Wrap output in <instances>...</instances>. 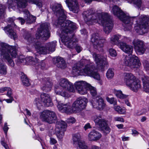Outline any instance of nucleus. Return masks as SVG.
I'll return each mask as SVG.
<instances>
[{"instance_id":"obj_1","label":"nucleus","mask_w":149,"mask_h":149,"mask_svg":"<svg viewBox=\"0 0 149 149\" xmlns=\"http://www.w3.org/2000/svg\"><path fill=\"white\" fill-rule=\"evenodd\" d=\"M52 8L57 16L58 17L57 22L54 24L61 27L60 40L68 48H73L77 41L72 33L77 28L76 24L69 20H65L66 13L63 9L61 4L55 3Z\"/></svg>"},{"instance_id":"obj_2","label":"nucleus","mask_w":149,"mask_h":149,"mask_svg":"<svg viewBox=\"0 0 149 149\" xmlns=\"http://www.w3.org/2000/svg\"><path fill=\"white\" fill-rule=\"evenodd\" d=\"M92 10L91 9L85 11L83 15L85 21L88 25L98 23L103 27L104 32L106 34L109 33L111 31L113 24L107 13H101L92 15Z\"/></svg>"},{"instance_id":"obj_3","label":"nucleus","mask_w":149,"mask_h":149,"mask_svg":"<svg viewBox=\"0 0 149 149\" xmlns=\"http://www.w3.org/2000/svg\"><path fill=\"white\" fill-rule=\"evenodd\" d=\"M0 74L2 75L6 74L7 66L4 64V61L6 60L8 65L11 67L15 65L14 61L10 58V55L12 58H15L17 55L16 47L10 46L8 44L0 42Z\"/></svg>"},{"instance_id":"obj_4","label":"nucleus","mask_w":149,"mask_h":149,"mask_svg":"<svg viewBox=\"0 0 149 149\" xmlns=\"http://www.w3.org/2000/svg\"><path fill=\"white\" fill-rule=\"evenodd\" d=\"M119 47L125 53L129 54L124 57L120 62L119 68L120 69L126 70L128 67L132 68H138L140 67L141 63L138 57L132 54L133 50L132 46L121 42L119 45Z\"/></svg>"},{"instance_id":"obj_5","label":"nucleus","mask_w":149,"mask_h":149,"mask_svg":"<svg viewBox=\"0 0 149 149\" xmlns=\"http://www.w3.org/2000/svg\"><path fill=\"white\" fill-rule=\"evenodd\" d=\"M80 65L81 69L74 66L72 68L73 72L75 74L83 75L92 77L100 80V77L99 74L95 70L94 64L89 60L82 59L81 61Z\"/></svg>"},{"instance_id":"obj_6","label":"nucleus","mask_w":149,"mask_h":149,"mask_svg":"<svg viewBox=\"0 0 149 149\" xmlns=\"http://www.w3.org/2000/svg\"><path fill=\"white\" fill-rule=\"evenodd\" d=\"M57 102V106L60 111L68 114H70L73 113H79L85 109L88 100L84 97H79L74 102L71 107L69 102L63 104L61 102Z\"/></svg>"},{"instance_id":"obj_7","label":"nucleus","mask_w":149,"mask_h":149,"mask_svg":"<svg viewBox=\"0 0 149 149\" xmlns=\"http://www.w3.org/2000/svg\"><path fill=\"white\" fill-rule=\"evenodd\" d=\"M111 13L117 16L123 22V26L125 31H130L132 29V24L135 17H130L128 14L123 12L116 5L110 9Z\"/></svg>"},{"instance_id":"obj_8","label":"nucleus","mask_w":149,"mask_h":149,"mask_svg":"<svg viewBox=\"0 0 149 149\" xmlns=\"http://www.w3.org/2000/svg\"><path fill=\"white\" fill-rule=\"evenodd\" d=\"M56 95L64 97H68V92H74V89L72 84L65 78L61 79L59 81V84L56 85L54 88Z\"/></svg>"},{"instance_id":"obj_9","label":"nucleus","mask_w":149,"mask_h":149,"mask_svg":"<svg viewBox=\"0 0 149 149\" xmlns=\"http://www.w3.org/2000/svg\"><path fill=\"white\" fill-rule=\"evenodd\" d=\"M123 79L126 85L133 92H136L141 88V83L139 80L130 73H124L123 75Z\"/></svg>"},{"instance_id":"obj_10","label":"nucleus","mask_w":149,"mask_h":149,"mask_svg":"<svg viewBox=\"0 0 149 149\" xmlns=\"http://www.w3.org/2000/svg\"><path fill=\"white\" fill-rule=\"evenodd\" d=\"M74 86L78 93L80 94H86L88 90H89L93 96L95 97L97 95L96 89L84 81H77L74 83Z\"/></svg>"},{"instance_id":"obj_11","label":"nucleus","mask_w":149,"mask_h":149,"mask_svg":"<svg viewBox=\"0 0 149 149\" xmlns=\"http://www.w3.org/2000/svg\"><path fill=\"white\" fill-rule=\"evenodd\" d=\"M134 31L139 34L142 35L147 32V27L149 25V18L144 15H141L136 21Z\"/></svg>"},{"instance_id":"obj_12","label":"nucleus","mask_w":149,"mask_h":149,"mask_svg":"<svg viewBox=\"0 0 149 149\" xmlns=\"http://www.w3.org/2000/svg\"><path fill=\"white\" fill-rule=\"evenodd\" d=\"M56 41L54 40L47 43L45 47L40 43L37 42L35 45V48L37 52L40 54H45L48 52H52L55 50Z\"/></svg>"},{"instance_id":"obj_13","label":"nucleus","mask_w":149,"mask_h":149,"mask_svg":"<svg viewBox=\"0 0 149 149\" xmlns=\"http://www.w3.org/2000/svg\"><path fill=\"white\" fill-rule=\"evenodd\" d=\"M49 24L47 23L42 24L36 34V39L45 40L50 37Z\"/></svg>"},{"instance_id":"obj_14","label":"nucleus","mask_w":149,"mask_h":149,"mask_svg":"<svg viewBox=\"0 0 149 149\" xmlns=\"http://www.w3.org/2000/svg\"><path fill=\"white\" fill-rule=\"evenodd\" d=\"M40 118L42 121L49 124L54 123L56 120L55 113L49 110H45L40 113Z\"/></svg>"},{"instance_id":"obj_15","label":"nucleus","mask_w":149,"mask_h":149,"mask_svg":"<svg viewBox=\"0 0 149 149\" xmlns=\"http://www.w3.org/2000/svg\"><path fill=\"white\" fill-rule=\"evenodd\" d=\"M72 143L77 149H89L85 141L81 139L79 134H76L73 135Z\"/></svg>"},{"instance_id":"obj_16","label":"nucleus","mask_w":149,"mask_h":149,"mask_svg":"<svg viewBox=\"0 0 149 149\" xmlns=\"http://www.w3.org/2000/svg\"><path fill=\"white\" fill-rule=\"evenodd\" d=\"M96 125L102 128L103 132L106 134L109 133L111 131L109 127L107 125V122L100 116H95L93 118Z\"/></svg>"},{"instance_id":"obj_17","label":"nucleus","mask_w":149,"mask_h":149,"mask_svg":"<svg viewBox=\"0 0 149 149\" xmlns=\"http://www.w3.org/2000/svg\"><path fill=\"white\" fill-rule=\"evenodd\" d=\"M67 127L66 123L63 121L56 123V125L55 133L58 138L61 140L64 136V132Z\"/></svg>"},{"instance_id":"obj_18","label":"nucleus","mask_w":149,"mask_h":149,"mask_svg":"<svg viewBox=\"0 0 149 149\" xmlns=\"http://www.w3.org/2000/svg\"><path fill=\"white\" fill-rule=\"evenodd\" d=\"M99 35L95 33L93 35L91 40L94 48L99 50L104 46V43L105 42L104 39H99Z\"/></svg>"},{"instance_id":"obj_19","label":"nucleus","mask_w":149,"mask_h":149,"mask_svg":"<svg viewBox=\"0 0 149 149\" xmlns=\"http://www.w3.org/2000/svg\"><path fill=\"white\" fill-rule=\"evenodd\" d=\"M93 56L97 65V68L99 69H102L105 65L107 64V62L105 58L95 53L93 54Z\"/></svg>"},{"instance_id":"obj_20","label":"nucleus","mask_w":149,"mask_h":149,"mask_svg":"<svg viewBox=\"0 0 149 149\" xmlns=\"http://www.w3.org/2000/svg\"><path fill=\"white\" fill-rule=\"evenodd\" d=\"M132 44L134 46L135 50L137 54L141 55L144 53L145 49L144 47V44L142 41L135 39L133 41Z\"/></svg>"},{"instance_id":"obj_21","label":"nucleus","mask_w":149,"mask_h":149,"mask_svg":"<svg viewBox=\"0 0 149 149\" xmlns=\"http://www.w3.org/2000/svg\"><path fill=\"white\" fill-rule=\"evenodd\" d=\"M66 3L70 11L77 13L79 10V6L77 0H65Z\"/></svg>"},{"instance_id":"obj_22","label":"nucleus","mask_w":149,"mask_h":149,"mask_svg":"<svg viewBox=\"0 0 149 149\" xmlns=\"http://www.w3.org/2000/svg\"><path fill=\"white\" fill-rule=\"evenodd\" d=\"M93 107L99 110H101L105 107V104L101 98L98 99L93 98L90 101Z\"/></svg>"},{"instance_id":"obj_23","label":"nucleus","mask_w":149,"mask_h":149,"mask_svg":"<svg viewBox=\"0 0 149 149\" xmlns=\"http://www.w3.org/2000/svg\"><path fill=\"white\" fill-rule=\"evenodd\" d=\"M40 97L42 102L45 106L48 107L52 105V100L49 94L42 93L40 95Z\"/></svg>"},{"instance_id":"obj_24","label":"nucleus","mask_w":149,"mask_h":149,"mask_svg":"<svg viewBox=\"0 0 149 149\" xmlns=\"http://www.w3.org/2000/svg\"><path fill=\"white\" fill-rule=\"evenodd\" d=\"M88 137L90 141H95L99 140L101 137L102 135L99 132L93 130L89 133Z\"/></svg>"},{"instance_id":"obj_25","label":"nucleus","mask_w":149,"mask_h":149,"mask_svg":"<svg viewBox=\"0 0 149 149\" xmlns=\"http://www.w3.org/2000/svg\"><path fill=\"white\" fill-rule=\"evenodd\" d=\"M17 7L18 8H25L27 5V1L32 3L34 4L37 0H16Z\"/></svg>"},{"instance_id":"obj_26","label":"nucleus","mask_w":149,"mask_h":149,"mask_svg":"<svg viewBox=\"0 0 149 149\" xmlns=\"http://www.w3.org/2000/svg\"><path fill=\"white\" fill-rule=\"evenodd\" d=\"M5 33L11 38L15 40L17 38V36L16 33L12 29V26L8 24V26L4 28Z\"/></svg>"},{"instance_id":"obj_27","label":"nucleus","mask_w":149,"mask_h":149,"mask_svg":"<svg viewBox=\"0 0 149 149\" xmlns=\"http://www.w3.org/2000/svg\"><path fill=\"white\" fill-rule=\"evenodd\" d=\"M54 61H56L57 66L62 69L65 68L66 66V64L64 59L62 57H58L54 58Z\"/></svg>"},{"instance_id":"obj_28","label":"nucleus","mask_w":149,"mask_h":149,"mask_svg":"<svg viewBox=\"0 0 149 149\" xmlns=\"http://www.w3.org/2000/svg\"><path fill=\"white\" fill-rule=\"evenodd\" d=\"M29 63L30 64L32 65H39L40 66L42 69H43V67L45 65V63L42 61H41V62L40 63L41 64H39L38 62V60L36 57L35 58V60H33V58L31 56L29 57Z\"/></svg>"},{"instance_id":"obj_29","label":"nucleus","mask_w":149,"mask_h":149,"mask_svg":"<svg viewBox=\"0 0 149 149\" xmlns=\"http://www.w3.org/2000/svg\"><path fill=\"white\" fill-rule=\"evenodd\" d=\"M121 36L119 35H114L111 36L110 38L111 43L114 45H116L119 47L120 43L119 39H120Z\"/></svg>"},{"instance_id":"obj_30","label":"nucleus","mask_w":149,"mask_h":149,"mask_svg":"<svg viewBox=\"0 0 149 149\" xmlns=\"http://www.w3.org/2000/svg\"><path fill=\"white\" fill-rule=\"evenodd\" d=\"M25 16H24L26 22L31 24L34 22L36 20V17L31 15L28 11H26L25 13Z\"/></svg>"},{"instance_id":"obj_31","label":"nucleus","mask_w":149,"mask_h":149,"mask_svg":"<svg viewBox=\"0 0 149 149\" xmlns=\"http://www.w3.org/2000/svg\"><path fill=\"white\" fill-rule=\"evenodd\" d=\"M52 86V83L48 81L46 82L45 84H43L41 88L43 91L48 92L51 90Z\"/></svg>"},{"instance_id":"obj_32","label":"nucleus","mask_w":149,"mask_h":149,"mask_svg":"<svg viewBox=\"0 0 149 149\" xmlns=\"http://www.w3.org/2000/svg\"><path fill=\"white\" fill-rule=\"evenodd\" d=\"M114 93L118 98L122 99L127 98L128 96L123 94L121 90H115Z\"/></svg>"},{"instance_id":"obj_33","label":"nucleus","mask_w":149,"mask_h":149,"mask_svg":"<svg viewBox=\"0 0 149 149\" xmlns=\"http://www.w3.org/2000/svg\"><path fill=\"white\" fill-rule=\"evenodd\" d=\"M114 110L120 114H125L126 113V109L124 107H121L119 106L114 107Z\"/></svg>"},{"instance_id":"obj_34","label":"nucleus","mask_w":149,"mask_h":149,"mask_svg":"<svg viewBox=\"0 0 149 149\" xmlns=\"http://www.w3.org/2000/svg\"><path fill=\"white\" fill-rule=\"evenodd\" d=\"M21 75V78L23 84L26 86H29L30 85V83L26 75L23 73Z\"/></svg>"},{"instance_id":"obj_35","label":"nucleus","mask_w":149,"mask_h":149,"mask_svg":"<svg viewBox=\"0 0 149 149\" xmlns=\"http://www.w3.org/2000/svg\"><path fill=\"white\" fill-rule=\"evenodd\" d=\"M6 6L9 9L12 8L15 10V8L16 3L14 2L13 0H7Z\"/></svg>"},{"instance_id":"obj_36","label":"nucleus","mask_w":149,"mask_h":149,"mask_svg":"<svg viewBox=\"0 0 149 149\" xmlns=\"http://www.w3.org/2000/svg\"><path fill=\"white\" fill-rule=\"evenodd\" d=\"M106 75L108 79L112 78L114 75V70L112 69H109L107 72Z\"/></svg>"},{"instance_id":"obj_37","label":"nucleus","mask_w":149,"mask_h":149,"mask_svg":"<svg viewBox=\"0 0 149 149\" xmlns=\"http://www.w3.org/2000/svg\"><path fill=\"white\" fill-rule=\"evenodd\" d=\"M42 101H41L40 98L38 97L36 98L34 101V104L36 106L38 109H39L40 107L42 106Z\"/></svg>"},{"instance_id":"obj_38","label":"nucleus","mask_w":149,"mask_h":149,"mask_svg":"<svg viewBox=\"0 0 149 149\" xmlns=\"http://www.w3.org/2000/svg\"><path fill=\"white\" fill-rule=\"evenodd\" d=\"M106 100L111 104H113L114 105L117 104V100L115 98H109L107 97H106Z\"/></svg>"},{"instance_id":"obj_39","label":"nucleus","mask_w":149,"mask_h":149,"mask_svg":"<svg viewBox=\"0 0 149 149\" xmlns=\"http://www.w3.org/2000/svg\"><path fill=\"white\" fill-rule=\"evenodd\" d=\"M109 52L110 55L112 57H115L117 55V53L116 50L113 49H109Z\"/></svg>"},{"instance_id":"obj_40","label":"nucleus","mask_w":149,"mask_h":149,"mask_svg":"<svg viewBox=\"0 0 149 149\" xmlns=\"http://www.w3.org/2000/svg\"><path fill=\"white\" fill-rule=\"evenodd\" d=\"M1 143L6 149H9L8 145L5 141L4 138H3L1 139Z\"/></svg>"},{"instance_id":"obj_41","label":"nucleus","mask_w":149,"mask_h":149,"mask_svg":"<svg viewBox=\"0 0 149 149\" xmlns=\"http://www.w3.org/2000/svg\"><path fill=\"white\" fill-rule=\"evenodd\" d=\"M66 121L68 124H73L75 122L76 120L73 117H70Z\"/></svg>"},{"instance_id":"obj_42","label":"nucleus","mask_w":149,"mask_h":149,"mask_svg":"<svg viewBox=\"0 0 149 149\" xmlns=\"http://www.w3.org/2000/svg\"><path fill=\"white\" fill-rule=\"evenodd\" d=\"M6 7L3 6L1 4H0V18L3 15L4 9Z\"/></svg>"},{"instance_id":"obj_43","label":"nucleus","mask_w":149,"mask_h":149,"mask_svg":"<svg viewBox=\"0 0 149 149\" xmlns=\"http://www.w3.org/2000/svg\"><path fill=\"white\" fill-rule=\"evenodd\" d=\"M6 91H7L6 95L8 97H13L12 90L10 88L8 87L7 90Z\"/></svg>"},{"instance_id":"obj_44","label":"nucleus","mask_w":149,"mask_h":149,"mask_svg":"<svg viewBox=\"0 0 149 149\" xmlns=\"http://www.w3.org/2000/svg\"><path fill=\"white\" fill-rule=\"evenodd\" d=\"M114 120L116 121H119L124 122L125 121L124 119L121 117H115L114 118Z\"/></svg>"},{"instance_id":"obj_45","label":"nucleus","mask_w":149,"mask_h":149,"mask_svg":"<svg viewBox=\"0 0 149 149\" xmlns=\"http://www.w3.org/2000/svg\"><path fill=\"white\" fill-rule=\"evenodd\" d=\"M143 65L145 69L146 70H149V63L146 61L143 63Z\"/></svg>"},{"instance_id":"obj_46","label":"nucleus","mask_w":149,"mask_h":149,"mask_svg":"<svg viewBox=\"0 0 149 149\" xmlns=\"http://www.w3.org/2000/svg\"><path fill=\"white\" fill-rule=\"evenodd\" d=\"M7 125V123H5L3 128V130L5 133L6 134V136H7V131L9 129V128L8 127V125Z\"/></svg>"},{"instance_id":"obj_47","label":"nucleus","mask_w":149,"mask_h":149,"mask_svg":"<svg viewBox=\"0 0 149 149\" xmlns=\"http://www.w3.org/2000/svg\"><path fill=\"white\" fill-rule=\"evenodd\" d=\"M25 39L29 43H31L33 42V40H32V38L30 35H28L25 37Z\"/></svg>"},{"instance_id":"obj_48","label":"nucleus","mask_w":149,"mask_h":149,"mask_svg":"<svg viewBox=\"0 0 149 149\" xmlns=\"http://www.w3.org/2000/svg\"><path fill=\"white\" fill-rule=\"evenodd\" d=\"M121 40L123 41L122 42H127L130 41V39L129 38H127V37L121 36Z\"/></svg>"},{"instance_id":"obj_49","label":"nucleus","mask_w":149,"mask_h":149,"mask_svg":"<svg viewBox=\"0 0 149 149\" xmlns=\"http://www.w3.org/2000/svg\"><path fill=\"white\" fill-rule=\"evenodd\" d=\"M49 142L51 145H54L57 143V141L55 139L53 138H51Z\"/></svg>"},{"instance_id":"obj_50","label":"nucleus","mask_w":149,"mask_h":149,"mask_svg":"<svg viewBox=\"0 0 149 149\" xmlns=\"http://www.w3.org/2000/svg\"><path fill=\"white\" fill-rule=\"evenodd\" d=\"M10 23H12V26H14V27L16 28L17 26L13 23L14 21V19L13 18H10L8 19Z\"/></svg>"},{"instance_id":"obj_51","label":"nucleus","mask_w":149,"mask_h":149,"mask_svg":"<svg viewBox=\"0 0 149 149\" xmlns=\"http://www.w3.org/2000/svg\"><path fill=\"white\" fill-rule=\"evenodd\" d=\"M9 99H4V100L7 103H11L12 101L13 100V97H10Z\"/></svg>"},{"instance_id":"obj_52","label":"nucleus","mask_w":149,"mask_h":149,"mask_svg":"<svg viewBox=\"0 0 149 149\" xmlns=\"http://www.w3.org/2000/svg\"><path fill=\"white\" fill-rule=\"evenodd\" d=\"M75 49L78 53H79L82 49L81 47L79 45H77L75 47Z\"/></svg>"},{"instance_id":"obj_53","label":"nucleus","mask_w":149,"mask_h":149,"mask_svg":"<svg viewBox=\"0 0 149 149\" xmlns=\"http://www.w3.org/2000/svg\"><path fill=\"white\" fill-rule=\"evenodd\" d=\"M134 115L135 116H140L142 115L141 110H138L136 111L134 113Z\"/></svg>"},{"instance_id":"obj_54","label":"nucleus","mask_w":149,"mask_h":149,"mask_svg":"<svg viewBox=\"0 0 149 149\" xmlns=\"http://www.w3.org/2000/svg\"><path fill=\"white\" fill-rule=\"evenodd\" d=\"M139 133L136 130H132V134L134 136H136L138 135Z\"/></svg>"},{"instance_id":"obj_55","label":"nucleus","mask_w":149,"mask_h":149,"mask_svg":"<svg viewBox=\"0 0 149 149\" xmlns=\"http://www.w3.org/2000/svg\"><path fill=\"white\" fill-rule=\"evenodd\" d=\"M8 87H6L1 88H0V93H2L6 91L7 90Z\"/></svg>"},{"instance_id":"obj_56","label":"nucleus","mask_w":149,"mask_h":149,"mask_svg":"<svg viewBox=\"0 0 149 149\" xmlns=\"http://www.w3.org/2000/svg\"><path fill=\"white\" fill-rule=\"evenodd\" d=\"M34 4H36L39 8H40L42 6V3L41 2L39 1L38 0L36 2V3H35Z\"/></svg>"},{"instance_id":"obj_57","label":"nucleus","mask_w":149,"mask_h":149,"mask_svg":"<svg viewBox=\"0 0 149 149\" xmlns=\"http://www.w3.org/2000/svg\"><path fill=\"white\" fill-rule=\"evenodd\" d=\"M91 128V126L89 123H88L85 125L84 126V128L85 130H86L87 129Z\"/></svg>"},{"instance_id":"obj_58","label":"nucleus","mask_w":149,"mask_h":149,"mask_svg":"<svg viewBox=\"0 0 149 149\" xmlns=\"http://www.w3.org/2000/svg\"><path fill=\"white\" fill-rule=\"evenodd\" d=\"M116 126L119 129H123L124 126L122 124L117 125Z\"/></svg>"},{"instance_id":"obj_59","label":"nucleus","mask_w":149,"mask_h":149,"mask_svg":"<svg viewBox=\"0 0 149 149\" xmlns=\"http://www.w3.org/2000/svg\"><path fill=\"white\" fill-rule=\"evenodd\" d=\"M24 112L25 113H26L27 115L29 116H30L31 115V113L30 112L28 109H26L24 110Z\"/></svg>"},{"instance_id":"obj_60","label":"nucleus","mask_w":149,"mask_h":149,"mask_svg":"<svg viewBox=\"0 0 149 149\" xmlns=\"http://www.w3.org/2000/svg\"><path fill=\"white\" fill-rule=\"evenodd\" d=\"M18 19L20 22L22 24H24L25 22V20L21 17L18 18Z\"/></svg>"},{"instance_id":"obj_61","label":"nucleus","mask_w":149,"mask_h":149,"mask_svg":"<svg viewBox=\"0 0 149 149\" xmlns=\"http://www.w3.org/2000/svg\"><path fill=\"white\" fill-rule=\"evenodd\" d=\"M122 139L123 141H125L129 140V137L123 136L122 137Z\"/></svg>"},{"instance_id":"obj_62","label":"nucleus","mask_w":149,"mask_h":149,"mask_svg":"<svg viewBox=\"0 0 149 149\" xmlns=\"http://www.w3.org/2000/svg\"><path fill=\"white\" fill-rule=\"evenodd\" d=\"M90 149H100V148L97 146L93 145L91 146Z\"/></svg>"},{"instance_id":"obj_63","label":"nucleus","mask_w":149,"mask_h":149,"mask_svg":"<svg viewBox=\"0 0 149 149\" xmlns=\"http://www.w3.org/2000/svg\"><path fill=\"white\" fill-rule=\"evenodd\" d=\"M81 34H85L86 33V31L85 29H83L80 31Z\"/></svg>"},{"instance_id":"obj_64","label":"nucleus","mask_w":149,"mask_h":149,"mask_svg":"<svg viewBox=\"0 0 149 149\" xmlns=\"http://www.w3.org/2000/svg\"><path fill=\"white\" fill-rule=\"evenodd\" d=\"M125 103L127 106L131 107V104L127 100H126L125 101Z\"/></svg>"}]
</instances>
